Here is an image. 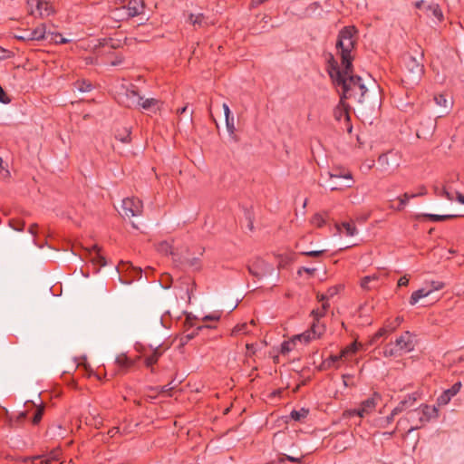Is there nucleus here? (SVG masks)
I'll list each match as a JSON object with an SVG mask.
<instances>
[{
	"instance_id": "nucleus-1",
	"label": "nucleus",
	"mask_w": 464,
	"mask_h": 464,
	"mask_svg": "<svg viewBox=\"0 0 464 464\" xmlns=\"http://www.w3.org/2000/svg\"><path fill=\"white\" fill-rule=\"evenodd\" d=\"M122 80V83L118 86V103H121L128 108H141L142 110L156 113L160 110L161 102L155 98L144 99L140 95L138 88L131 82H129L124 76L118 75Z\"/></svg>"
},
{
	"instance_id": "nucleus-2",
	"label": "nucleus",
	"mask_w": 464,
	"mask_h": 464,
	"mask_svg": "<svg viewBox=\"0 0 464 464\" xmlns=\"http://www.w3.org/2000/svg\"><path fill=\"white\" fill-rule=\"evenodd\" d=\"M423 53H418V57L411 53L402 56L403 76L401 82L407 88H412L418 84L424 73V65L422 63Z\"/></svg>"
},
{
	"instance_id": "nucleus-3",
	"label": "nucleus",
	"mask_w": 464,
	"mask_h": 464,
	"mask_svg": "<svg viewBox=\"0 0 464 464\" xmlns=\"http://www.w3.org/2000/svg\"><path fill=\"white\" fill-rule=\"evenodd\" d=\"M356 29L353 26H344L338 34L336 49L341 56L342 65L349 68L352 66L353 56L351 54L356 44Z\"/></svg>"
},
{
	"instance_id": "nucleus-4",
	"label": "nucleus",
	"mask_w": 464,
	"mask_h": 464,
	"mask_svg": "<svg viewBox=\"0 0 464 464\" xmlns=\"http://www.w3.org/2000/svg\"><path fill=\"white\" fill-rule=\"evenodd\" d=\"M338 86L342 87V99L357 98L359 102H363L367 88L364 85L362 79L358 75H353L350 72L347 76L341 80Z\"/></svg>"
},
{
	"instance_id": "nucleus-5",
	"label": "nucleus",
	"mask_w": 464,
	"mask_h": 464,
	"mask_svg": "<svg viewBox=\"0 0 464 464\" xmlns=\"http://www.w3.org/2000/svg\"><path fill=\"white\" fill-rule=\"evenodd\" d=\"M246 267L249 274L257 280L263 279L267 276H271L275 272L273 265L266 262L260 257H256L250 261Z\"/></svg>"
},
{
	"instance_id": "nucleus-6",
	"label": "nucleus",
	"mask_w": 464,
	"mask_h": 464,
	"mask_svg": "<svg viewBox=\"0 0 464 464\" xmlns=\"http://www.w3.org/2000/svg\"><path fill=\"white\" fill-rule=\"evenodd\" d=\"M118 280L124 285H130L134 280L141 277V269L134 267L129 262H118Z\"/></svg>"
},
{
	"instance_id": "nucleus-7",
	"label": "nucleus",
	"mask_w": 464,
	"mask_h": 464,
	"mask_svg": "<svg viewBox=\"0 0 464 464\" xmlns=\"http://www.w3.org/2000/svg\"><path fill=\"white\" fill-rule=\"evenodd\" d=\"M411 418H417L420 421V425H416L415 427H411L408 432H411L414 430L420 429L424 423L430 421L432 418H436L438 416V410L435 406L422 405L421 409H415L409 412Z\"/></svg>"
},
{
	"instance_id": "nucleus-8",
	"label": "nucleus",
	"mask_w": 464,
	"mask_h": 464,
	"mask_svg": "<svg viewBox=\"0 0 464 464\" xmlns=\"http://www.w3.org/2000/svg\"><path fill=\"white\" fill-rule=\"evenodd\" d=\"M343 69L340 68L337 61L334 59L333 55H330V58L327 61V72L334 84L339 85L341 80H343L345 76H347L350 72H353V65L349 68L342 65Z\"/></svg>"
},
{
	"instance_id": "nucleus-9",
	"label": "nucleus",
	"mask_w": 464,
	"mask_h": 464,
	"mask_svg": "<svg viewBox=\"0 0 464 464\" xmlns=\"http://www.w3.org/2000/svg\"><path fill=\"white\" fill-rule=\"evenodd\" d=\"M143 9L142 0H130L127 5L118 6V22L139 15L143 12Z\"/></svg>"
},
{
	"instance_id": "nucleus-10",
	"label": "nucleus",
	"mask_w": 464,
	"mask_h": 464,
	"mask_svg": "<svg viewBox=\"0 0 464 464\" xmlns=\"http://www.w3.org/2000/svg\"><path fill=\"white\" fill-rule=\"evenodd\" d=\"M29 12L34 17H47L54 13L53 5L44 0H27Z\"/></svg>"
},
{
	"instance_id": "nucleus-11",
	"label": "nucleus",
	"mask_w": 464,
	"mask_h": 464,
	"mask_svg": "<svg viewBox=\"0 0 464 464\" xmlns=\"http://www.w3.org/2000/svg\"><path fill=\"white\" fill-rule=\"evenodd\" d=\"M142 202L138 198H126L122 200V218H129L138 217L142 212Z\"/></svg>"
},
{
	"instance_id": "nucleus-12",
	"label": "nucleus",
	"mask_w": 464,
	"mask_h": 464,
	"mask_svg": "<svg viewBox=\"0 0 464 464\" xmlns=\"http://www.w3.org/2000/svg\"><path fill=\"white\" fill-rule=\"evenodd\" d=\"M325 331V326L321 324L313 323L310 329L306 330L301 334L295 335V341L304 342L308 343L311 340L320 338Z\"/></svg>"
},
{
	"instance_id": "nucleus-13",
	"label": "nucleus",
	"mask_w": 464,
	"mask_h": 464,
	"mask_svg": "<svg viewBox=\"0 0 464 464\" xmlns=\"http://www.w3.org/2000/svg\"><path fill=\"white\" fill-rule=\"evenodd\" d=\"M45 25L41 24L34 30H24L19 34H15V38L21 41H40L44 39Z\"/></svg>"
},
{
	"instance_id": "nucleus-14",
	"label": "nucleus",
	"mask_w": 464,
	"mask_h": 464,
	"mask_svg": "<svg viewBox=\"0 0 464 464\" xmlns=\"http://www.w3.org/2000/svg\"><path fill=\"white\" fill-rule=\"evenodd\" d=\"M394 343L402 354L411 352L414 349L413 335L406 331L396 339Z\"/></svg>"
},
{
	"instance_id": "nucleus-15",
	"label": "nucleus",
	"mask_w": 464,
	"mask_h": 464,
	"mask_svg": "<svg viewBox=\"0 0 464 464\" xmlns=\"http://www.w3.org/2000/svg\"><path fill=\"white\" fill-rule=\"evenodd\" d=\"M378 164L382 170L394 169L399 167L400 163L396 159V154L392 151L383 153L378 158Z\"/></svg>"
},
{
	"instance_id": "nucleus-16",
	"label": "nucleus",
	"mask_w": 464,
	"mask_h": 464,
	"mask_svg": "<svg viewBox=\"0 0 464 464\" xmlns=\"http://www.w3.org/2000/svg\"><path fill=\"white\" fill-rule=\"evenodd\" d=\"M381 400V396L378 393H373L372 397L368 398L367 400L363 401L361 403V406L358 410L354 411V412L360 416L363 417L365 414H368L369 412L372 411L374 408L376 407V404L378 401Z\"/></svg>"
},
{
	"instance_id": "nucleus-17",
	"label": "nucleus",
	"mask_w": 464,
	"mask_h": 464,
	"mask_svg": "<svg viewBox=\"0 0 464 464\" xmlns=\"http://www.w3.org/2000/svg\"><path fill=\"white\" fill-rule=\"evenodd\" d=\"M462 384L460 382L454 383L450 389L445 390L437 399V404L439 406H444L448 404L451 398L454 397L461 388Z\"/></svg>"
},
{
	"instance_id": "nucleus-18",
	"label": "nucleus",
	"mask_w": 464,
	"mask_h": 464,
	"mask_svg": "<svg viewBox=\"0 0 464 464\" xmlns=\"http://www.w3.org/2000/svg\"><path fill=\"white\" fill-rule=\"evenodd\" d=\"M436 121L431 118H427L420 122V127L417 130V135L419 138H427L431 136L436 130Z\"/></svg>"
},
{
	"instance_id": "nucleus-19",
	"label": "nucleus",
	"mask_w": 464,
	"mask_h": 464,
	"mask_svg": "<svg viewBox=\"0 0 464 464\" xmlns=\"http://www.w3.org/2000/svg\"><path fill=\"white\" fill-rule=\"evenodd\" d=\"M90 260L95 268V272H98L101 267L105 266L107 262L105 257L101 254L97 246H93L92 249L89 251Z\"/></svg>"
},
{
	"instance_id": "nucleus-20",
	"label": "nucleus",
	"mask_w": 464,
	"mask_h": 464,
	"mask_svg": "<svg viewBox=\"0 0 464 464\" xmlns=\"http://www.w3.org/2000/svg\"><path fill=\"white\" fill-rule=\"evenodd\" d=\"M329 177L331 179H343L345 181L343 184V187L345 188H351L353 184L352 173L348 170L335 169H333L332 172H329Z\"/></svg>"
},
{
	"instance_id": "nucleus-21",
	"label": "nucleus",
	"mask_w": 464,
	"mask_h": 464,
	"mask_svg": "<svg viewBox=\"0 0 464 464\" xmlns=\"http://www.w3.org/2000/svg\"><path fill=\"white\" fill-rule=\"evenodd\" d=\"M379 280L380 276L378 274L365 276L361 279L360 285L364 290L374 289L379 286Z\"/></svg>"
},
{
	"instance_id": "nucleus-22",
	"label": "nucleus",
	"mask_w": 464,
	"mask_h": 464,
	"mask_svg": "<svg viewBox=\"0 0 464 464\" xmlns=\"http://www.w3.org/2000/svg\"><path fill=\"white\" fill-rule=\"evenodd\" d=\"M59 458H60V450L53 449L47 454L34 456L30 459L32 462H34L36 459H41L42 463L50 464L53 461L59 460Z\"/></svg>"
},
{
	"instance_id": "nucleus-23",
	"label": "nucleus",
	"mask_w": 464,
	"mask_h": 464,
	"mask_svg": "<svg viewBox=\"0 0 464 464\" xmlns=\"http://www.w3.org/2000/svg\"><path fill=\"white\" fill-rule=\"evenodd\" d=\"M345 99H342V96L340 97V102L336 106L334 111V115L335 120L341 121L343 118L349 121H350V115L348 111V105L344 102Z\"/></svg>"
},
{
	"instance_id": "nucleus-24",
	"label": "nucleus",
	"mask_w": 464,
	"mask_h": 464,
	"mask_svg": "<svg viewBox=\"0 0 464 464\" xmlns=\"http://www.w3.org/2000/svg\"><path fill=\"white\" fill-rule=\"evenodd\" d=\"M117 362H118V373L125 372L134 363V362L131 359L128 358L126 356V354H124V353L118 354Z\"/></svg>"
},
{
	"instance_id": "nucleus-25",
	"label": "nucleus",
	"mask_w": 464,
	"mask_h": 464,
	"mask_svg": "<svg viewBox=\"0 0 464 464\" xmlns=\"http://www.w3.org/2000/svg\"><path fill=\"white\" fill-rule=\"evenodd\" d=\"M336 227L339 232L344 233L347 237H353L357 234L353 222H343L341 225H337Z\"/></svg>"
},
{
	"instance_id": "nucleus-26",
	"label": "nucleus",
	"mask_w": 464,
	"mask_h": 464,
	"mask_svg": "<svg viewBox=\"0 0 464 464\" xmlns=\"http://www.w3.org/2000/svg\"><path fill=\"white\" fill-rule=\"evenodd\" d=\"M188 22L192 24L194 26L204 27L209 25L208 19L205 17L203 14H190L188 15Z\"/></svg>"
},
{
	"instance_id": "nucleus-27",
	"label": "nucleus",
	"mask_w": 464,
	"mask_h": 464,
	"mask_svg": "<svg viewBox=\"0 0 464 464\" xmlns=\"http://www.w3.org/2000/svg\"><path fill=\"white\" fill-rule=\"evenodd\" d=\"M425 9L429 16L435 17L439 22L442 21L443 14L438 4L428 5Z\"/></svg>"
},
{
	"instance_id": "nucleus-28",
	"label": "nucleus",
	"mask_w": 464,
	"mask_h": 464,
	"mask_svg": "<svg viewBox=\"0 0 464 464\" xmlns=\"http://www.w3.org/2000/svg\"><path fill=\"white\" fill-rule=\"evenodd\" d=\"M430 295V290H428V287H423L414 291L410 297V304H416L420 299L426 297Z\"/></svg>"
},
{
	"instance_id": "nucleus-29",
	"label": "nucleus",
	"mask_w": 464,
	"mask_h": 464,
	"mask_svg": "<svg viewBox=\"0 0 464 464\" xmlns=\"http://www.w3.org/2000/svg\"><path fill=\"white\" fill-rule=\"evenodd\" d=\"M342 358L343 356L341 355V353L339 355L332 354L322 362L320 369L327 370L332 367H334L335 363L338 362Z\"/></svg>"
},
{
	"instance_id": "nucleus-30",
	"label": "nucleus",
	"mask_w": 464,
	"mask_h": 464,
	"mask_svg": "<svg viewBox=\"0 0 464 464\" xmlns=\"http://www.w3.org/2000/svg\"><path fill=\"white\" fill-rule=\"evenodd\" d=\"M460 214H447V215H437V214H424L423 217L429 218L434 222L445 221L448 219L460 217Z\"/></svg>"
},
{
	"instance_id": "nucleus-31",
	"label": "nucleus",
	"mask_w": 464,
	"mask_h": 464,
	"mask_svg": "<svg viewBox=\"0 0 464 464\" xmlns=\"http://www.w3.org/2000/svg\"><path fill=\"white\" fill-rule=\"evenodd\" d=\"M383 355L385 357H397L402 355V353L394 343H390L384 347Z\"/></svg>"
},
{
	"instance_id": "nucleus-32",
	"label": "nucleus",
	"mask_w": 464,
	"mask_h": 464,
	"mask_svg": "<svg viewBox=\"0 0 464 464\" xmlns=\"http://www.w3.org/2000/svg\"><path fill=\"white\" fill-rule=\"evenodd\" d=\"M419 400V394L417 392H413L411 394L407 395L404 400L401 401L399 404L406 410L409 407L414 405V403Z\"/></svg>"
},
{
	"instance_id": "nucleus-33",
	"label": "nucleus",
	"mask_w": 464,
	"mask_h": 464,
	"mask_svg": "<svg viewBox=\"0 0 464 464\" xmlns=\"http://www.w3.org/2000/svg\"><path fill=\"white\" fill-rule=\"evenodd\" d=\"M309 414V411L305 408H302L299 411L293 410L290 413L291 419L295 421H301L305 419Z\"/></svg>"
},
{
	"instance_id": "nucleus-34",
	"label": "nucleus",
	"mask_w": 464,
	"mask_h": 464,
	"mask_svg": "<svg viewBox=\"0 0 464 464\" xmlns=\"http://www.w3.org/2000/svg\"><path fill=\"white\" fill-rule=\"evenodd\" d=\"M162 353L159 350V348H156L153 350L152 353L146 357L145 363L148 367L152 366L155 364L160 357L161 356Z\"/></svg>"
},
{
	"instance_id": "nucleus-35",
	"label": "nucleus",
	"mask_w": 464,
	"mask_h": 464,
	"mask_svg": "<svg viewBox=\"0 0 464 464\" xmlns=\"http://www.w3.org/2000/svg\"><path fill=\"white\" fill-rule=\"evenodd\" d=\"M157 250L163 255H174L172 246L168 241H161L157 246Z\"/></svg>"
},
{
	"instance_id": "nucleus-36",
	"label": "nucleus",
	"mask_w": 464,
	"mask_h": 464,
	"mask_svg": "<svg viewBox=\"0 0 464 464\" xmlns=\"http://www.w3.org/2000/svg\"><path fill=\"white\" fill-rule=\"evenodd\" d=\"M295 343H296V341L295 340L294 337L291 340L283 342L281 344V350H280L281 353L282 354L288 353L290 351L295 349Z\"/></svg>"
},
{
	"instance_id": "nucleus-37",
	"label": "nucleus",
	"mask_w": 464,
	"mask_h": 464,
	"mask_svg": "<svg viewBox=\"0 0 464 464\" xmlns=\"http://www.w3.org/2000/svg\"><path fill=\"white\" fill-rule=\"evenodd\" d=\"M411 194H409V193H404L401 197H399L398 199H399V204L398 206L396 207V210L398 211H401L402 210L405 206L407 205L409 199L412 198L411 197Z\"/></svg>"
},
{
	"instance_id": "nucleus-38",
	"label": "nucleus",
	"mask_w": 464,
	"mask_h": 464,
	"mask_svg": "<svg viewBox=\"0 0 464 464\" xmlns=\"http://www.w3.org/2000/svg\"><path fill=\"white\" fill-rule=\"evenodd\" d=\"M75 86L82 92H87L92 89V84L86 81H79L75 83Z\"/></svg>"
},
{
	"instance_id": "nucleus-39",
	"label": "nucleus",
	"mask_w": 464,
	"mask_h": 464,
	"mask_svg": "<svg viewBox=\"0 0 464 464\" xmlns=\"http://www.w3.org/2000/svg\"><path fill=\"white\" fill-rule=\"evenodd\" d=\"M320 8H321L320 4L318 2H314V3L310 4L306 7L305 12H304V15L305 16H311L312 14H314Z\"/></svg>"
},
{
	"instance_id": "nucleus-40",
	"label": "nucleus",
	"mask_w": 464,
	"mask_h": 464,
	"mask_svg": "<svg viewBox=\"0 0 464 464\" xmlns=\"http://www.w3.org/2000/svg\"><path fill=\"white\" fill-rule=\"evenodd\" d=\"M389 333L391 332L387 325L385 327L379 329L377 333L374 334V335L372 336V343H375L379 338L387 335Z\"/></svg>"
},
{
	"instance_id": "nucleus-41",
	"label": "nucleus",
	"mask_w": 464,
	"mask_h": 464,
	"mask_svg": "<svg viewBox=\"0 0 464 464\" xmlns=\"http://www.w3.org/2000/svg\"><path fill=\"white\" fill-rule=\"evenodd\" d=\"M207 327H208L207 325H201V326L197 327V329H195L192 333L187 334L186 335H184L181 338L182 343H185L190 341L191 339H193L195 337L196 334H198V332L199 330H201L203 328H207Z\"/></svg>"
},
{
	"instance_id": "nucleus-42",
	"label": "nucleus",
	"mask_w": 464,
	"mask_h": 464,
	"mask_svg": "<svg viewBox=\"0 0 464 464\" xmlns=\"http://www.w3.org/2000/svg\"><path fill=\"white\" fill-rule=\"evenodd\" d=\"M434 101L435 102L440 105V106H442V107H445V108H448L449 107V102H448V100L446 98L445 95L443 94H438L434 97Z\"/></svg>"
},
{
	"instance_id": "nucleus-43",
	"label": "nucleus",
	"mask_w": 464,
	"mask_h": 464,
	"mask_svg": "<svg viewBox=\"0 0 464 464\" xmlns=\"http://www.w3.org/2000/svg\"><path fill=\"white\" fill-rule=\"evenodd\" d=\"M312 223L318 227H322L325 224V219L321 214H315L312 218Z\"/></svg>"
},
{
	"instance_id": "nucleus-44",
	"label": "nucleus",
	"mask_w": 464,
	"mask_h": 464,
	"mask_svg": "<svg viewBox=\"0 0 464 464\" xmlns=\"http://www.w3.org/2000/svg\"><path fill=\"white\" fill-rule=\"evenodd\" d=\"M311 314L314 317V322L313 323L320 324L319 323V319L321 317L324 316L325 311L322 310V308H317V309H314L312 311Z\"/></svg>"
},
{
	"instance_id": "nucleus-45",
	"label": "nucleus",
	"mask_w": 464,
	"mask_h": 464,
	"mask_svg": "<svg viewBox=\"0 0 464 464\" xmlns=\"http://www.w3.org/2000/svg\"><path fill=\"white\" fill-rule=\"evenodd\" d=\"M394 417L395 416H393L392 413H391L390 415H388L385 418H381L379 420L380 426L382 427V428L387 427L388 425H390L394 420Z\"/></svg>"
},
{
	"instance_id": "nucleus-46",
	"label": "nucleus",
	"mask_w": 464,
	"mask_h": 464,
	"mask_svg": "<svg viewBox=\"0 0 464 464\" xmlns=\"http://www.w3.org/2000/svg\"><path fill=\"white\" fill-rule=\"evenodd\" d=\"M304 459V456H300V457H293V456H289V455H285L284 454L280 459L279 460L281 462H284L285 459L291 461V462H295V463H301L302 460Z\"/></svg>"
},
{
	"instance_id": "nucleus-47",
	"label": "nucleus",
	"mask_w": 464,
	"mask_h": 464,
	"mask_svg": "<svg viewBox=\"0 0 464 464\" xmlns=\"http://www.w3.org/2000/svg\"><path fill=\"white\" fill-rule=\"evenodd\" d=\"M444 287V283L439 281L430 282V287H428V290H430V294L434 291L441 290Z\"/></svg>"
},
{
	"instance_id": "nucleus-48",
	"label": "nucleus",
	"mask_w": 464,
	"mask_h": 464,
	"mask_svg": "<svg viewBox=\"0 0 464 464\" xmlns=\"http://www.w3.org/2000/svg\"><path fill=\"white\" fill-rule=\"evenodd\" d=\"M246 324H237L233 328L232 334H246Z\"/></svg>"
},
{
	"instance_id": "nucleus-49",
	"label": "nucleus",
	"mask_w": 464,
	"mask_h": 464,
	"mask_svg": "<svg viewBox=\"0 0 464 464\" xmlns=\"http://www.w3.org/2000/svg\"><path fill=\"white\" fill-rule=\"evenodd\" d=\"M357 348L355 346V344H351L349 346H347L346 348H344L343 350H342L341 352V355L343 357H346L348 354L350 353H355Z\"/></svg>"
},
{
	"instance_id": "nucleus-50",
	"label": "nucleus",
	"mask_w": 464,
	"mask_h": 464,
	"mask_svg": "<svg viewBox=\"0 0 464 464\" xmlns=\"http://www.w3.org/2000/svg\"><path fill=\"white\" fill-rule=\"evenodd\" d=\"M403 319L400 316L396 317L395 320L389 324H387V327L390 329V332L395 331V329L401 324Z\"/></svg>"
},
{
	"instance_id": "nucleus-51",
	"label": "nucleus",
	"mask_w": 464,
	"mask_h": 464,
	"mask_svg": "<svg viewBox=\"0 0 464 464\" xmlns=\"http://www.w3.org/2000/svg\"><path fill=\"white\" fill-rule=\"evenodd\" d=\"M43 414H44V409L43 408H38L35 412H34V418H33V423L34 424H38L40 422V420H42V417H43Z\"/></svg>"
},
{
	"instance_id": "nucleus-52",
	"label": "nucleus",
	"mask_w": 464,
	"mask_h": 464,
	"mask_svg": "<svg viewBox=\"0 0 464 464\" xmlns=\"http://www.w3.org/2000/svg\"><path fill=\"white\" fill-rule=\"evenodd\" d=\"M324 252H325V250H313V251L302 252L301 254L304 256H311V257H319Z\"/></svg>"
},
{
	"instance_id": "nucleus-53",
	"label": "nucleus",
	"mask_w": 464,
	"mask_h": 464,
	"mask_svg": "<svg viewBox=\"0 0 464 464\" xmlns=\"http://www.w3.org/2000/svg\"><path fill=\"white\" fill-rule=\"evenodd\" d=\"M11 102V99L8 97L7 93L0 85V102L4 104H8Z\"/></svg>"
},
{
	"instance_id": "nucleus-54",
	"label": "nucleus",
	"mask_w": 464,
	"mask_h": 464,
	"mask_svg": "<svg viewBox=\"0 0 464 464\" xmlns=\"http://www.w3.org/2000/svg\"><path fill=\"white\" fill-rule=\"evenodd\" d=\"M226 125H227V131L229 134H233L234 131H235V126H234V118L233 117H229L228 119L226 120Z\"/></svg>"
},
{
	"instance_id": "nucleus-55",
	"label": "nucleus",
	"mask_w": 464,
	"mask_h": 464,
	"mask_svg": "<svg viewBox=\"0 0 464 464\" xmlns=\"http://www.w3.org/2000/svg\"><path fill=\"white\" fill-rule=\"evenodd\" d=\"M11 227L16 231H23L24 227V222L23 221H11Z\"/></svg>"
},
{
	"instance_id": "nucleus-56",
	"label": "nucleus",
	"mask_w": 464,
	"mask_h": 464,
	"mask_svg": "<svg viewBox=\"0 0 464 464\" xmlns=\"http://www.w3.org/2000/svg\"><path fill=\"white\" fill-rule=\"evenodd\" d=\"M124 132L125 134L118 140H120L121 142L127 143L130 140V128L125 127Z\"/></svg>"
},
{
	"instance_id": "nucleus-57",
	"label": "nucleus",
	"mask_w": 464,
	"mask_h": 464,
	"mask_svg": "<svg viewBox=\"0 0 464 464\" xmlns=\"http://www.w3.org/2000/svg\"><path fill=\"white\" fill-rule=\"evenodd\" d=\"M438 196L444 197L449 200H452V198H453L452 195L445 188L440 189V194H438Z\"/></svg>"
},
{
	"instance_id": "nucleus-58",
	"label": "nucleus",
	"mask_w": 464,
	"mask_h": 464,
	"mask_svg": "<svg viewBox=\"0 0 464 464\" xmlns=\"http://www.w3.org/2000/svg\"><path fill=\"white\" fill-rule=\"evenodd\" d=\"M302 271H304V272H305V273L309 274L310 276H314V273H315V271H316V268H314V267L310 268V267H304V266H303V267H301V268L298 270V274L300 275V274L302 273Z\"/></svg>"
},
{
	"instance_id": "nucleus-59",
	"label": "nucleus",
	"mask_w": 464,
	"mask_h": 464,
	"mask_svg": "<svg viewBox=\"0 0 464 464\" xmlns=\"http://www.w3.org/2000/svg\"><path fill=\"white\" fill-rule=\"evenodd\" d=\"M343 188H345V187H343V184H340L338 182H333V184L330 187V189L332 191L341 190V189H343Z\"/></svg>"
},
{
	"instance_id": "nucleus-60",
	"label": "nucleus",
	"mask_w": 464,
	"mask_h": 464,
	"mask_svg": "<svg viewBox=\"0 0 464 464\" xmlns=\"http://www.w3.org/2000/svg\"><path fill=\"white\" fill-rule=\"evenodd\" d=\"M186 264H188L189 266H196L198 262H199V259L197 258V257H193V258H188L186 261Z\"/></svg>"
},
{
	"instance_id": "nucleus-61",
	"label": "nucleus",
	"mask_w": 464,
	"mask_h": 464,
	"mask_svg": "<svg viewBox=\"0 0 464 464\" xmlns=\"http://www.w3.org/2000/svg\"><path fill=\"white\" fill-rule=\"evenodd\" d=\"M426 194H427V188L424 186H422L420 188V191L418 193L411 194V198H416V197H420V196H424Z\"/></svg>"
},
{
	"instance_id": "nucleus-62",
	"label": "nucleus",
	"mask_w": 464,
	"mask_h": 464,
	"mask_svg": "<svg viewBox=\"0 0 464 464\" xmlns=\"http://www.w3.org/2000/svg\"><path fill=\"white\" fill-rule=\"evenodd\" d=\"M220 318V315L219 314H209V315H206L203 320L204 321H218Z\"/></svg>"
},
{
	"instance_id": "nucleus-63",
	"label": "nucleus",
	"mask_w": 464,
	"mask_h": 464,
	"mask_svg": "<svg viewBox=\"0 0 464 464\" xmlns=\"http://www.w3.org/2000/svg\"><path fill=\"white\" fill-rule=\"evenodd\" d=\"M409 284V279L406 277V276H401L398 280V286H406Z\"/></svg>"
},
{
	"instance_id": "nucleus-64",
	"label": "nucleus",
	"mask_w": 464,
	"mask_h": 464,
	"mask_svg": "<svg viewBox=\"0 0 464 464\" xmlns=\"http://www.w3.org/2000/svg\"><path fill=\"white\" fill-rule=\"evenodd\" d=\"M37 227L38 226L36 224H33L30 226L28 232L33 236L35 237L37 234Z\"/></svg>"
}]
</instances>
